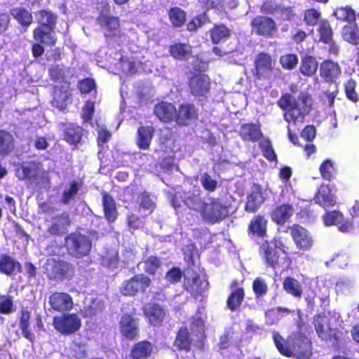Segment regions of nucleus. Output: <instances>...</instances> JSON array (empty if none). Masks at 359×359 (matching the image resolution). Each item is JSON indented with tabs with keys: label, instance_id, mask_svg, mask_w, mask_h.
Here are the masks:
<instances>
[{
	"label": "nucleus",
	"instance_id": "1",
	"mask_svg": "<svg viewBox=\"0 0 359 359\" xmlns=\"http://www.w3.org/2000/svg\"><path fill=\"white\" fill-rule=\"evenodd\" d=\"M298 100L299 102L291 94L285 93L276 102L278 107L285 111L283 118L288 123L287 136L290 141L295 145H299V138L292 132V126L303 123L312 107V98L309 93H301L298 96Z\"/></svg>",
	"mask_w": 359,
	"mask_h": 359
},
{
	"label": "nucleus",
	"instance_id": "2",
	"mask_svg": "<svg viewBox=\"0 0 359 359\" xmlns=\"http://www.w3.org/2000/svg\"><path fill=\"white\" fill-rule=\"evenodd\" d=\"M196 204L197 207L192 206L191 208L198 211L202 219L208 224L219 223L229 215V207L219 198L210 197L209 202L198 198Z\"/></svg>",
	"mask_w": 359,
	"mask_h": 359
},
{
	"label": "nucleus",
	"instance_id": "3",
	"mask_svg": "<svg viewBox=\"0 0 359 359\" xmlns=\"http://www.w3.org/2000/svg\"><path fill=\"white\" fill-rule=\"evenodd\" d=\"M286 248L280 237H274L269 241H262L259 246V255L266 268H278L280 265L279 252L287 254Z\"/></svg>",
	"mask_w": 359,
	"mask_h": 359
},
{
	"label": "nucleus",
	"instance_id": "4",
	"mask_svg": "<svg viewBox=\"0 0 359 359\" xmlns=\"http://www.w3.org/2000/svg\"><path fill=\"white\" fill-rule=\"evenodd\" d=\"M65 245L69 255L81 259L90 254L92 241L88 236L80 232H72L66 236Z\"/></svg>",
	"mask_w": 359,
	"mask_h": 359
},
{
	"label": "nucleus",
	"instance_id": "5",
	"mask_svg": "<svg viewBox=\"0 0 359 359\" xmlns=\"http://www.w3.org/2000/svg\"><path fill=\"white\" fill-rule=\"evenodd\" d=\"M208 280L202 278L195 270H188L184 274L182 287L194 299L202 297L205 291L208 289Z\"/></svg>",
	"mask_w": 359,
	"mask_h": 359
},
{
	"label": "nucleus",
	"instance_id": "6",
	"mask_svg": "<svg viewBox=\"0 0 359 359\" xmlns=\"http://www.w3.org/2000/svg\"><path fill=\"white\" fill-rule=\"evenodd\" d=\"M52 325L59 333L69 336L79 331L81 327V320L76 313H62L54 316Z\"/></svg>",
	"mask_w": 359,
	"mask_h": 359
},
{
	"label": "nucleus",
	"instance_id": "7",
	"mask_svg": "<svg viewBox=\"0 0 359 359\" xmlns=\"http://www.w3.org/2000/svg\"><path fill=\"white\" fill-rule=\"evenodd\" d=\"M151 284L149 277L142 273L136 274L122 283L120 292L125 297H134L140 292L144 293Z\"/></svg>",
	"mask_w": 359,
	"mask_h": 359
},
{
	"label": "nucleus",
	"instance_id": "8",
	"mask_svg": "<svg viewBox=\"0 0 359 359\" xmlns=\"http://www.w3.org/2000/svg\"><path fill=\"white\" fill-rule=\"evenodd\" d=\"M73 102L72 89L70 87V82H66L62 85H55L53 86L52 99L50 104L52 107L60 111L67 112L68 106Z\"/></svg>",
	"mask_w": 359,
	"mask_h": 359
},
{
	"label": "nucleus",
	"instance_id": "9",
	"mask_svg": "<svg viewBox=\"0 0 359 359\" xmlns=\"http://www.w3.org/2000/svg\"><path fill=\"white\" fill-rule=\"evenodd\" d=\"M276 61L266 52L259 53L254 60L253 76L257 80L269 79L275 69Z\"/></svg>",
	"mask_w": 359,
	"mask_h": 359
},
{
	"label": "nucleus",
	"instance_id": "10",
	"mask_svg": "<svg viewBox=\"0 0 359 359\" xmlns=\"http://www.w3.org/2000/svg\"><path fill=\"white\" fill-rule=\"evenodd\" d=\"M45 269L50 280H58L72 275L74 267L72 264L59 258L47 260Z\"/></svg>",
	"mask_w": 359,
	"mask_h": 359
},
{
	"label": "nucleus",
	"instance_id": "11",
	"mask_svg": "<svg viewBox=\"0 0 359 359\" xmlns=\"http://www.w3.org/2000/svg\"><path fill=\"white\" fill-rule=\"evenodd\" d=\"M250 26L252 32L256 35L266 38H272L278 30L275 20L265 15H257L253 18Z\"/></svg>",
	"mask_w": 359,
	"mask_h": 359
},
{
	"label": "nucleus",
	"instance_id": "12",
	"mask_svg": "<svg viewBox=\"0 0 359 359\" xmlns=\"http://www.w3.org/2000/svg\"><path fill=\"white\" fill-rule=\"evenodd\" d=\"M292 353L298 359H310L312 355V344L310 339L301 332L291 335Z\"/></svg>",
	"mask_w": 359,
	"mask_h": 359
},
{
	"label": "nucleus",
	"instance_id": "13",
	"mask_svg": "<svg viewBox=\"0 0 359 359\" xmlns=\"http://www.w3.org/2000/svg\"><path fill=\"white\" fill-rule=\"evenodd\" d=\"M189 93L194 97L205 96L210 90L211 80L208 75L203 73H195L189 79Z\"/></svg>",
	"mask_w": 359,
	"mask_h": 359
},
{
	"label": "nucleus",
	"instance_id": "14",
	"mask_svg": "<svg viewBox=\"0 0 359 359\" xmlns=\"http://www.w3.org/2000/svg\"><path fill=\"white\" fill-rule=\"evenodd\" d=\"M49 311L57 313L69 312L73 309L72 296L64 292H53L48 297Z\"/></svg>",
	"mask_w": 359,
	"mask_h": 359
},
{
	"label": "nucleus",
	"instance_id": "15",
	"mask_svg": "<svg viewBox=\"0 0 359 359\" xmlns=\"http://www.w3.org/2000/svg\"><path fill=\"white\" fill-rule=\"evenodd\" d=\"M290 236L296 247L302 251L309 250L313 243L309 231L299 224H294L289 227Z\"/></svg>",
	"mask_w": 359,
	"mask_h": 359
},
{
	"label": "nucleus",
	"instance_id": "16",
	"mask_svg": "<svg viewBox=\"0 0 359 359\" xmlns=\"http://www.w3.org/2000/svg\"><path fill=\"white\" fill-rule=\"evenodd\" d=\"M119 331L122 337L130 341L140 336L138 319L130 313H124L119 321Z\"/></svg>",
	"mask_w": 359,
	"mask_h": 359
},
{
	"label": "nucleus",
	"instance_id": "17",
	"mask_svg": "<svg viewBox=\"0 0 359 359\" xmlns=\"http://www.w3.org/2000/svg\"><path fill=\"white\" fill-rule=\"evenodd\" d=\"M142 311L149 324L154 327H161L166 316L164 307L156 302L144 304Z\"/></svg>",
	"mask_w": 359,
	"mask_h": 359
},
{
	"label": "nucleus",
	"instance_id": "18",
	"mask_svg": "<svg viewBox=\"0 0 359 359\" xmlns=\"http://www.w3.org/2000/svg\"><path fill=\"white\" fill-rule=\"evenodd\" d=\"M154 352V345L147 339L135 342L131 346L129 354L123 359H149Z\"/></svg>",
	"mask_w": 359,
	"mask_h": 359
},
{
	"label": "nucleus",
	"instance_id": "19",
	"mask_svg": "<svg viewBox=\"0 0 359 359\" xmlns=\"http://www.w3.org/2000/svg\"><path fill=\"white\" fill-rule=\"evenodd\" d=\"M198 117V110L193 103H183L177 109L175 123L180 126H187Z\"/></svg>",
	"mask_w": 359,
	"mask_h": 359
},
{
	"label": "nucleus",
	"instance_id": "20",
	"mask_svg": "<svg viewBox=\"0 0 359 359\" xmlns=\"http://www.w3.org/2000/svg\"><path fill=\"white\" fill-rule=\"evenodd\" d=\"M63 140L69 145L77 147L81 142L84 129L82 126L73 123H61Z\"/></svg>",
	"mask_w": 359,
	"mask_h": 359
},
{
	"label": "nucleus",
	"instance_id": "21",
	"mask_svg": "<svg viewBox=\"0 0 359 359\" xmlns=\"http://www.w3.org/2000/svg\"><path fill=\"white\" fill-rule=\"evenodd\" d=\"M231 291L226 299V308L231 312L236 311L240 309L244 299L245 290L244 287L239 285V283L236 280H233L229 285Z\"/></svg>",
	"mask_w": 359,
	"mask_h": 359
},
{
	"label": "nucleus",
	"instance_id": "22",
	"mask_svg": "<svg viewBox=\"0 0 359 359\" xmlns=\"http://www.w3.org/2000/svg\"><path fill=\"white\" fill-rule=\"evenodd\" d=\"M71 223L69 215L64 212L52 217V222L46 231L51 236H61L67 232Z\"/></svg>",
	"mask_w": 359,
	"mask_h": 359
},
{
	"label": "nucleus",
	"instance_id": "23",
	"mask_svg": "<svg viewBox=\"0 0 359 359\" xmlns=\"http://www.w3.org/2000/svg\"><path fill=\"white\" fill-rule=\"evenodd\" d=\"M194 344L195 341H194L188 327L186 326L180 327L176 332L173 346L178 351L189 353L193 350V347L196 348Z\"/></svg>",
	"mask_w": 359,
	"mask_h": 359
},
{
	"label": "nucleus",
	"instance_id": "24",
	"mask_svg": "<svg viewBox=\"0 0 359 359\" xmlns=\"http://www.w3.org/2000/svg\"><path fill=\"white\" fill-rule=\"evenodd\" d=\"M154 114L161 122L170 123L175 122L177 108L171 102L161 101L154 105Z\"/></svg>",
	"mask_w": 359,
	"mask_h": 359
},
{
	"label": "nucleus",
	"instance_id": "25",
	"mask_svg": "<svg viewBox=\"0 0 359 359\" xmlns=\"http://www.w3.org/2000/svg\"><path fill=\"white\" fill-rule=\"evenodd\" d=\"M313 199L315 203L325 210L333 208L337 204V196L332 193L329 184H322L316 192Z\"/></svg>",
	"mask_w": 359,
	"mask_h": 359
},
{
	"label": "nucleus",
	"instance_id": "26",
	"mask_svg": "<svg viewBox=\"0 0 359 359\" xmlns=\"http://www.w3.org/2000/svg\"><path fill=\"white\" fill-rule=\"evenodd\" d=\"M262 187L258 184H254L250 193L247 196L244 209L250 213L256 212L264 202Z\"/></svg>",
	"mask_w": 359,
	"mask_h": 359
},
{
	"label": "nucleus",
	"instance_id": "27",
	"mask_svg": "<svg viewBox=\"0 0 359 359\" xmlns=\"http://www.w3.org/2000/svg\"><path fill=\"white\" fill-rule=\"evenodd\" d=\"M238 135L243 142H257L263 138L259 123H245L241 124Z\"/></svg>",
	"mask_w": 359,
	"mask_h": 359
},
{
	"label": "nucleus",
	"instance_id": "28",
	"mask_svg": "<svg viewBox=\"0 0 359 359\" xmlns=\"http://www.w3.org/2000/svg\"><path fill=\"white\" fill-rule=\"evenodd\" d=\"M56 28L36 27L33 30L34 39L50 47L55 46L57 41Z\"/></svg>",
	"mask_w": 359,
	"mask_h": 359
},
{
	"label": "nucleus",
	"instance_id": "29",
	"mask_svg": "<svg viewBox=\"0 0 359 359\" xmlns=\"http://www.w3.org/2000/svg\"><path fill=\"white\" fill-rule=\"evenodd\" d=\"M155 128L153 126H142L138 127L136 133L135 143L140 149H149L155 135Z\"/></svg>",
	"mask_w": 359,
	"mask_h": 359
},
{
	"label": "nucleus",
	"instance_id": "30",
	"mask_svg": "<svg viewBox=\"0 0 359 359\" xmlns=\"http://www.w3.org/2000/svg\"><path fill=\"white\" fill-rule=\"evenodd\" d=\"M96 21L102 28L108 31V33L104 34L107 39L115 36L116 32L120 30V20L118 17L100 14L96 18Z\"/></svg>",
	"mask_w": 359,
	"mask_h": 359
},
{
	"label": "nucleus",
	"instance_id": "31",
	"mask_svg": "<svg viewBox=\"0 0 359 359\" xmlns=\"http://www.w3.org/2000/svg\"><path fill=\"white\" fill-rule=\"evenodd\" d=\"M341 70L337 62L332 60H325L320 66V76L329 83H335V81L341 75Z\"/></svg>",
	"mask_w": 359,
	"mask_h": 359
},
{
	"label": "nucleus",
	"instance_id": "32",
	"mask_svg": "<svg viewBox=\"0 0 359 359\" xmlns=\"http://www.w3.org/2000/svg\"><path fill=\"white\" fill-rule=\"evenodd\" d=\"M103 213L109 223H114L118 217L116 201L113 196L106 191H101Z\"/></svg>",
	"mask_w": 359,
	"mask_h": 359
},
{
	"label": "nucleus",
	"instance_id": "33",
	"mask_svg": "<svg viewBox=\"0 0 359 359\" xmlns=\"http://www.w3.org/2000/svg\"><path fill=\"white\" fill-rule=\"evenodd\" d=\"M268 220L264 215H257L250 221L248 226V235L258 238H264L267 236Z\"/></svg>",
	"mask_w": 359,
	"mask_h": 359
},
{
	"label": "nucleus",
	"instance_id": "34",
	"mask_svg": "<svg viewBox=\"0 0 359 359\" xmlns=\"http://www.w3.org/2000/svg\"><path fill=\"white\" fill-rule=\"evenodd\" d=\"M294 214L292 205L282 203L276 206L271 211V220L278 225H283L287 222Z\"/></svg>",
	"mask_w": 359,
	"mask_h": 359
},
{
	"label": "nucleus",
	"instance_id": "35",
	"mask_svg": "<svg viewBox=\"0 0 359 359\" xmlns=\"http://www.w3.org/2000/svg\"><path fill=\"white\" fill-rule=\"evenodd\" d=\"M170 55L176 60L187 61L192 55V48L189 43L177 42L169 46Z\"/></svg>",
	"mask_w": 359,
	"mask_h": 359
},
{
	"label": "nucleus",
	"instance_id": "36",
	"mask_svg": "<svg viewBox=\"0 0 359 359\" xmlns=\"http://www.w3.org/2000/svg\"><path fill=\"white\" fill-rule=\"evenodd\" d=\"M31 311L27 307H23L19 313V327L22 332V336L30 342H34L35 336L31 330Z\"/></svg>",
	"mask_w": 359,
	"mask_h": 359
},
{
	"label": "nucleus",
	"instance_id": "37",
	"mask_svg": "<svg viewBox=\"0 0 359 359\" xmlns=\"http://www.w3.org/2000/svg\"><path fill=\"white\" fill-rule=\"evenodd\" d=\"M22 271L21 264L8 254L0 256V273L6 276L20 273Z\"/></svg>",
	"mask_w": 359,
	"mask_h": 359
},
{
	"label": "nucleus",
	"instance_id": "38",
	"mask_svg": "<svg viewBox=\"0 0 359 359\" xmlns=\"http://www.w3.org/2000/svg\"><path fill=\"white\" fill-rule=\"evenodd\" d=\"M191 329L198 332V338L195 341L196 348L198 351H203L206 339L205 323L200 316L194 317L191 322Z\"/></svg>",
	"mask_w": 359,
	"mask_h": 359
},
{
	"label": "nucleus",
	"instance_id": "39",
	"mask_svg": "<svg viewBox=\"0 0 359 359\" xmlns=\"http://www.w3.org/2000/svg\"><path fill=\"white\" fill-rule=\"evenodd\" d=\"M37 27L56 28L57 15L48 9L39 10L36 13Z\"/></svg>",
	"mask_w": 359,
	"mask_h": 359
},
{
	"label": "nucleus",
	"instance_id": "40",
	"mask_svg": "<svg viewBox=\"0 0 359 359\" xmlns=\"http://www.w3.org/2000/svg\"><path fill=\"white\" fill-rule=\"evenodd\" d=\"M283 290L290 296L299 299L303 294V287L302 283L292 276H286L283 280Z\"/></svg>",
	"mask_w": 359,
	"mask_h": 359
},
{
	"label": "nucleus",
	"instance_id": "41",
	"mask_svg": "<svg viewBox=\"0 0 359 359\" xmlns=\"http://www.w3.org/2000/svg\"><path fill=\"white\" fill-rule=\"evenodd\" d=\"M341 37L346 42L353 45H359V27L356 22L348 23L341 29Z\"/></svg>",
	"mask_w": 359,
	"mask_h": 359
},
{
	"label": "nucleus",
	"instance_id": "42",
	"mask_svg": "<svg viewBox=\"0 0 359 359\" xmlns=\"http://www.w3.org/2000/svg\"><path fill=\"white\" fill-rule=\"evenodd\" d=\"M10 14L24 28L27 29L33 22V16L30 11L24 7L11 9Z\"/></svg>",
	"mask_w": 359,
	"mask_h": 359
},
{
	"label": "nucleus",
	"instance_id": "43",
	"mask_svg": "<svg viewBox=\"0 0 359 359\" xmlns=\"http://www.w3.org/2000/svg\"><path fill=\"white\" fill-rule=\"evenodd\" d=\"M274 344L280 353L286 357H291L294 355L291 345V336L285 340L278 332L273 333Z\"/></svg>",
	"mask_w": 359,
	"mask_h": 359
},
{
	"label": "nucleus",
	"instance_id": "44",
	"mask_svg": "<svg viewBox=\"0 0 359 359\" xmlns=\"http://www.w3.org/2000/svg\"><path fill=\"white\" fill-rule=\"evenodd\" d=\"M15 139L7 130H0V156H6L13 151Z\"/></svg>",
	"mask_w": 359,
	"mask_h": 359
},
{
	"label": "nucleus",
	"instance_id": "45",
	"mask_svg": "<svg viewBox=\"0 0 359 359\" xmlns=\"http://www.w3.org/2000/svg\"><path fill=\"white\" fill-rule=\"evenodd\" d=\"M209 33L213 44H218L231 36L230 29L224 24L214 25L209 30Z\"/></svg>",
	"mask_w": 359,
	"mask_h": 359
},
{
	"label": "nucleus",
	"instance_id": "46",
	"mask_svg": "<svg viewBox=\"0 0 359 359\" xmlns=\"http://www.w3.org/2000/svg\"><path fill=\"white\" fill-rule=\"evenodd\" d=\"M168 15L172 26L175 28L182 27L187 20V13L178 6L171 7L168 11Z\"/></svg>",
	"mask_w": 359,
	"mask_h": 359
},
{
	"label": "nucleus",
	"instance_id": "47",
	"mask_svg": "<svg viewBox=\"0 0 359 359\" xmlns=\"http://www.w3.org/2000/svg\"><path fill=\"white\" fill-rule=\"evenodd\" d=\"M318 67V63L315 57L305 55L302 59L299 71L304 76H311L316 73Z\"/></svg>",
	"mask_w": 359,
	"mask_h": 359
},
{
	"label": "nucleus",
	"instance_id": "48",
	"mask_svg": "<svg viewBox=\"0 0 359 359\" xmlns=\"http://www.w3.org/2000/svg\"><path fill=\"white\" fill-rule=\"evenodd\" d=\"M318 170L320 176L323 180L331 182L336 179L337 170L336 169L334 163L332 160H324L320 163Z\"/></svg>",
	"mask_w": 359,
	"mask_h": 359
},
{
	"label": "nucleus",
	"instance_id": "49",
	"mask_svg": "<svg viewBox=\"0 0 359 359\" xmlns=\"http://www.w3.org/2000/svg\"><path fill=\"white\" fill-rule=\"evenodd\" d=\"M317 32L318 40L323 43H331L334 39V32L330 22L327 20H323L320 22Z\"/></svg>",
	"mask_w": 359,
	"mask_h": 359
},
{
	"label": "nucleus",
	"instance_id": "50",
	"mask_svg": "<svg viewBox=\"0 0 359 359\" xmlns=\"http://www.w3.org/2000/svg\"><path fill=\"white\" fill-rule=\"evenodd\" d=\"M334 15L340 22H346L347 24L356 22L355 11L351 6L337 8Z\"/></svg>",
	"mask_w": 359,
	"mask_h": 359
},
{
	"label": "nucleus",
	"instance_id": "51",
	"mask_svg": "<svg viewBox=\"0 0 359 359\" xmlns=\"http://www.w3.org/2000/svg\"><path fill=\"white\" fill-rule=\"evenodd\" d=\"M210 22V19L208 13L206 11H203V13L193 17L187 23V29L190 32H196L200 27Z\"/></svg>",
	"mask_w": 359,
	"mask_h": 359
},
{
	"label": "nucleus",
	"instance_id": "52",
	"mask_svg": "<svg viewBox=\"0 0 359 359\" xmlns=\"http://www.w3.org/2000/svg\"><path fill=\"white\" fill-rule=\"evenodd\" d=\"M82 186V182H79L76 180H72L70 182L69 188L65 189L62 193L61 203L65 205L69 204L75 198Z\"/></svg>",
	"mask_w": 359,
	"mask_h": 359
},
{
	"label": "nucleus",
	"instance_id": "53",
	"mask_svg": "<svg viewBox=\"0 0 359 359\" xmlns=\"http://www.w3.org/2000/svg\"><path fill=\"white\" fill-rule=\"evenodd\" d=\"M14 304L13 298L8 295L0 294V313L8 315L14 312ZM5 318L0 315V325H4Z\"/></svg>",
	"mask_w": 359,
	"mask_h": 359
},
{
	"label": "nucleus",
	"instance_id": "54",
	"mask_svg": "<svg viewBox=\"0 0 359 359\" xmlns=\"http://www.w3.org/2000/svg\"><path fill=\"white\" fill-rule=\"evenodd\" d=\"M322 219L326 226H337L339 223L344 221V215L339 210L326 211Z\"/></svg>",
	"mask_w": 359,
	"mask_h": 359
},
{
	"label": "nucleus",
	"instance_id": "55",
	"mask_svg": "<svg viewBox=\"0 0 359 359\" xmlns=\"http://www.w3.org/2000/svg\"><path fill=\"white\" fill-rule=\"evenodd\" d=\"M144 271L146 273L154 276L161 266V261L156 256H149L143 260Z\"/></svg>",
	"mask_w": 359,
	"mask_h": 359
},
{
	"label": "nucleus",
	"instance_id": "56",
	"mask_svg": "<svg viewBox=\"0 0 359 359\" xmlns=\"http://www.w3.org/2000/svg\"><path fill=\"white\" fill-rule=\"evenodd\" d=\"M140 201L139 203V211L142 209L147 212V215L151 214L156 208V204L151 198L149 194L147 191L141 193Z\"/></svg>",
	"mask_w": 359,
	"mask_h": 359
},
{
	"label": "nucleus",
	"instance_id": "57",
	"mask_svg": "<svg viewBox=\"0 0 359 359\" xmlns=\"http://www.w3.org/2000/svg\"><path fill=\"white\" fill-rule=\"evenodd\" d=\"M49 76L50 79L53 82H63L65 84L67 76L65 70L60 65H55L51 67L48 70Z\"/></svg>",
	"mask_w": 359,
	"mask_h": 359
},
{
	"label": "nucleus",
	"instance_id": "58",
	"mask_svg": "<svg viewBox=\"0 0 359 359\" xmlns=\"http://www.w3.org/2000/svg\"><path fill=\"white\" fill-rule=\"evenodd\" d=\"M252 290L256 298L264 296L268 292V286L266 281L259 277L256 278L252 282Z\"/></svg>",
	"mask_w": 359,
	"mask_h": 359
},
{
	"label": "nucleus",
	"instance_id": "59",
	"mask_svg": "<svg viewBox=\"0 0 359 359\" xmlns=\"http://www.w3.org/2000/svg\"><path fill=\"white\" fill-rule=\"evenodd\" d=\"M324 315L316 314L313 316V323L318 336L322 339H327V334L324 325Z\"/></svg>",
	"mask_w": 359,
	"mask_h": 359
},
{
	"label": "nucleus",
	"instance_id": "60",
	"mask_svg": "<svg viewBox=\"0 0 359 359\" xmlns=\"http://www.w3.org/2000/svg\"><path fill=\"white\" fill-rule=\"evenodd\" d=\"M356 82L354 79H350L344 83V91L348 100L353 102H357L359 100L358 95L355 91Z\"/></svg>",
	"mask_w": 359,
	"mask_h": 359
},
{
	"label": "nucleus",
	"instance_id": "61",
	"mask_svg": "<svg viewBox=\"0 0 359 359\" xmlns=\"http://www.w3.org/2000/svg\"><path fill=\"white\" fill-rule=\"evenodd\" d=\"M182 277L184 278L183 271L180 267L177 266H172L165 275V280L171 284L179 283Z\"/></svg>",
	"mask_w": 359,
	"mask_h": 359
},
{
	"label": "nucleus",
	"instance_id": "62",
	"mask_svg": "<svg viewBox=\"0 0 359 359\" xmlns=\"http://www.w3.org/2000/svg\"><path fill=\"white\" fill-rule=\"evenodd\" d=\"M280 63L283 69L292 70L297 65L298 57L295 54H286L280 57Z\"/></svg>",
	"mask_w": 359,
	"mask_h": 359
},
{
	"label": "nucleus",
	"instance_id": "63",
	"mask_svg": "<svg viewBox=\"0 0 359 359\" xmlns=\"http://www.w3.org/2000/svg\"><path fill=\"white\" fill-rule=\"evenodd\" d=\"M320 17V13L315 8H309L305 11L304 20L308 26H315L318 24Z\"/></svg>",
	"mask_w": 359,
	"mask_h": 359
},
{
	"label": "nucleus",
	"instance_id": "64",
	"mask_svg": "<svg viewBox=\"0 0 359 359\" xmlns=\"http://www.w3.org/2000/svg\"><path fill=\"white\" fill-rule=\"evenodd\" d=\"M200 181L203 189L208 192H213L217 188V180L212 179L208 172L203 174Z\"/></svg>",
	"mask_w": 359,
	"mask_h": 359
}]
</instances>
